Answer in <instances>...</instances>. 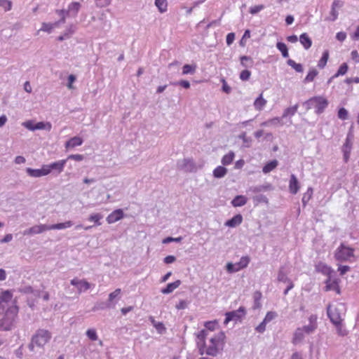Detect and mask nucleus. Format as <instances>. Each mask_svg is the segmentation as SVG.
<instances>
[{
	"mask_svg": "<svg viewBox=\"0 0 359 359\" xmlns=\"http://www.w3.org/2000/svg\"><path fill=\"white\" fill-rule=\"evenodd\" d=\"M51 333L44 329H39L36 333L32 337L31 341L28 344V348L30 351L34 352L35 346L38 348H43L51 339Z\"/></svg>",
	"mask_w": 359,
	"mask_h": 359,
	"instance_id": "1",
	"label": "nucleus"
},
{
	"mask_svg": "<svg viewBox=\"0 0 359 359\" xmlns=\"http://www.w3.org/2000/svg\"><path fill=\"white\" fill-rule=\"evenodd\" d=\"M225 334L223 332H219L215 337L210 339V344L203 350L207 355L211 356H216L219 351L223 349L224 344Z\"/></svg>",
	"mask_w": 359,
	"mask_h": 359,
	"instance_id": "2",
	"label": "nucleus"
},
{
	"mask_svg": "<svg viewBox=\"0 0 359 359\" xmlns=\"http://www.w3.org/2000/svg\"><path fill=\"white\" fill-rule=\"evenodd\" d=\"M308 111L312 108H315L317 114H322L328 106V101L322 96L313 97L303 103Z\"/></svg>",
	"mask_w": 359,
	"mask_h": 359,
	"instance_id": "3",
	"label": "nucleus"
},
{
	"mask_svg": "<svg viewBox=\"0 0 359 359\" xmlns=\"http://www.w3.org/2000/svg\"><path fill=\"white\" fill-rule=\"evenodd\" d=\"M17 313V307L6 311L4 318L0 320V331H7L12 328Z\"/></svg>",
	"mask_w": 359,
	"mask_h": 359,
	"instance_id": "4",
	"label": "nucleus"
},
{
	"mask_svg": "<svg viewBox=\"0 0 359 359\" xmlns=\"http://www.w3.org/2000/svg\"><path fill=\"white\" fill-rule=\"evenodd\" d=\"M81 7V5L79 2L74 1L68 6V8L67 10H56V13L61 17L60 22H62V23H65L66 16L70 15L76 17Z\"/></svg>",
	"mask_w": 359,
	"mask_h": 359,
	"instance_id": "5",
	"label": "nucleus"
},
{
	"mask_svg": "<svg viewBox=\"0 0 359 359\" xmlns=\"http://www.w3.org/2000/svg\"><path fill=\"white\" fill-rule=\"evenodd\" d=\"M353 251L354 250L353 248L347 247L344 244L341 243L337 249L334 257L338 261L346 262L354 256Z\"/></svg>",
	"mask_w": 359,
	"mask_h": 359,
	"instance_id": "6",
	"label": "nucleus"
},
{
	"mask_svg": "<svg viewBox=\"0 0 359 359\" xmlns=\"http://www.w3.org/2000/svg\"><path fill=\"white\" fill-rule=\"evenodd\" d=\"M177 167L184 172H191L196 170V165L191 158H184L177 162Z\"/></svg>",
	"mask_w": 359,
	"mask_h": 359,
	"instance_id": "7",
	"label": "nucleus"
},
{
	"mask_svg": "<svg viewBox=\"0 0 359 359\" xmlns=\"http://www.w3.org/2000/svg\"><path fill=\"white\" fill-rule=\"evenodd\" d=\"M245 315V309L243 307L239 308L236 311L227 312L224 324L226 325L231 320L237 321L241 319L242 316Z\"/></svg>",
	"mask_w": 359,
	"mask_h": 359,
	"instance_id": "8",
	"label": "nucleus"
},
{
	"mask_svg": "<svg viewBox=\"0 0 359 359\" xmlns=\"http://www.w3.org/2000/svg\"><path fill=\"white\" fill-rule=\"evenodd\" d=\"M67 159L61 160L57 162L52 163L48 165H44L46 170L48 171V175L52 171L55 170L57 173H60L66 164Z\"/></svg>",
	"mask_w": 359,
	"mask_h": 359,
	"instance_id": "9",
	"label": "nucleus"
},
{
	"mask_svg": "<svg viewBox=\"0 0 359 359\" xmlns=\"http://www.w3.org/2000/svg\"><path fill=\"white\" fill-rule=\"evenodd\" d=\"M45 231H48V225L47 224H39L33 226L29 229H25L23 231L24 236H29L34 234L41 233Z\"/></svg>",
	"mask_w": 359,
	"mask_h": 359,
	"instance_id": "10",
	"label": "nucleus"
},
{
	"mask_svg": "<svg viewBox=\"0 0 359 359\" xmlns=\"http://www.w3.org/2000/svg\"><path fill=\"white\" fill-rule=\"evenodd\" d=\"M70 283L71 285L77 287L79 294H81L82 291L88 290L90 287V284L85 280L74 278Z\"/></svg>",
	"mask_w": 359,
	"mask_h": 359,
	"instance_id": "11",
	"label": "nucleus"
},
{
	"mask_svg": "<svg viewBox=\"0 0 359 359\" xmlns=\"http://www.w3.org/2000/svg\"><path fill=\"white\" fill-rule=\"evenodd\" d=\"M121 290L120 288L116 289L109 294L107 300L109 309H114L116 302L121 299Z\"/></svg>",
	"mask_w": 359,
	"mask_h": 359,
	"instance_id": "12",
	"label": "nucleus"
},
{
	"mask_svg": "<svg viewBox=\"0 0 359 359\" xmlns=\"http://www.w3.org/2000/svg\"><path fill=\"white\" fill-rule=\"evenodd\" d=\"M343 6V3L339 0H334L332 5L331 11L330 16L326 18V20L335 21L338 17V12L336 10L337 8H341Z\"/></svg>",
	"mask_w": 359,
	"mask_h": 359,
	"instance_id": "13",
	"label": "nucleus"
},
{
	"mask_svg": "<svg viewBox=\"0 0 359 359\" xmlns=\"http://www.w3.org/2000/svg\"><path fill=\"white\" fill-rule=\"evenodd\" d=\"M330 308H331V306H330V304H329L327 308V316L330 318L331 322L333 324H334L335 325H340L341 322V316H340L339 312H337V310H334V311H332Z\"/></svg>",
	"mask_w": 359,
	"mask_h": 359,
	"instance_id": "14",
	"label": "nucleus"
},
{
	"mask_svg": "<svg viewBox=\"0 0 359 359\" xmlns=\"http://www.w3.org/2000/svg\"><path fill=\"white\" fill-rule=\"evenodd\" d=\"M26 172L32 177H41L48 175V171L46 170L44 165L41 169H33L31 168H26Z\"/></svg>",
	"mask_w": 359,
	"mask_h": 359,
	"instance_id": "15",
	"label": "nucleus"
},
{
	"mask_svg": "<svg viewBox=\"0 0 359 359\" xmlns=\"http://www.w3.org/2000/svg\"><path fill=\"white\" fill-rule=\"evenodd\" d=\"M123 212L121 209H118L113 211L107 217V222L109 224L114 223L123 217Z\"/></svg>",
	"mask_w": 359,
	"mask_h": 359,
	"instance_id": "16",
	"label": "nucleus"
},
{
	"mask_svg": "<svg viewBox=\"0 0 359 359\" xmlns=\"http://www.w3.org/2000/svg\"><path fill=\"white\" fill-rule=\"evenodd\" d=\"M289 189L290 193L293 194H296L299 189V182L294 174L290 176Z\"/></svg>",
	"mask_w": 359,
	"mask_h": 359,
	"instance_id": "17",
	"label": "nucleus"
},
{
	"mask_svg": "<svg viewBox=\"0 0 359 359\" xmlns=\"http://www.w3.org/2000/svg\"><path fill=\"white\" fill-rule=\"evenodd\" d=\"M243 217L241 215L238 214L233 216L231 219L225 222V226L229 227H235L242 223Z\"/></svg>",
	"mask_w": 359,
	"mask_h": 359,
	"instance_id": "18",
	"label": "nucleus"
},
{
	"mask_svg": "<svg viewBox=\"0 0 359 359\" xmlns=\"http://www.w3.org/2000/svg\"><path fill=\"white\" fill-rule=\"evenodd\" d=\"M60 24H62V22H60V19L58 21L55 22L53 23L43 22L40 31L50 33L54 28L57 27Z\"/></svg>",
	"mask_w": 359,
	"mask_h": 359,
	"instance_id": "19",
	"label": "nucleus"
},
{
	"mask_svg": "<svg viewBox=\"0 0 359 359\" xmlns=\"http://www.w3.org/2000/svg\"><path fill=\"white\" fill-rule=\"evenodd\" d=\"M82 143L83 140L81 137L76 136L72 137L65 143V147L66 149L74 148L75 147L81 145Z\"/></svg>",
	"mask_w": 359,
	"mask_h": 359,
	"instance_id": "20",
	"label": "nucleus"
},
{
	"mask_svg": "<svg viewBox=\"0 0 359 359\" xmlns=\"http://www.w3.org/2000/svg\"><path fill=\"white\" fill-rule=\"evenodd\" d=\"M181 285V280H177L173 283H168L165 288L161 290L163 294H170Z\"/></svg>",
	"mask_w": 359,
	"mask_h": 359,
	"instance_id": "21",
	"label": "nucleus"
},
{
	"mask_svg": "<svg viewBox=\"0 0 359 359\" xmlns=\"http://www.w3.org/2000/svg\"><path fill=\"white\" fill-rule=\"evenodd\" d=\"M73 225V222L72 221H67L63 223H58L52 225H48V230H53V229H63L71 227Z\"/></svg>",
	"mask_w": 359,
	"mask_h": 359,
	"instance_id": "22",
	"label": "nucleus"
},
{
	"mask_svg": "<svg viewBox=\"0 0 359 359\" xmlns=\"http://www.w3.org/2000/svg\"><path fill=\"white\" fill-rule=\"evenodd\" d=\"M247 198L243 195L236 196L231 201L233 207H241L247 203Z\"/></svg>",
	"mask_w": 359,
	"mask_h": 359,
	"instance_id": "23",
	"label": "nucleus"
},
{
	"mask_svg": "<svg viewBox=\"0 0 359 359\" xmlns=\"http://www.w3.org/2000/svg\"><path fill=\"white\" fill-rule=\"evenodd\" d=\"M299 41L305 49H309L312 45V41L306 33H303L300 35Z\"/></svg>",
	"mask_w": 359,
	"mask_h": 359,
	"instance_id": "24",
	"label": "nucleus"
},
{
	"mask_svg": "<svg viewBox=\"0 0 359 359\" xmlns=\"http://www.w3.org/2000/svg\"><path fill=\"white\" fill-rule=\"evenodd\" d=\"M208 335V332L205 330H201L199 332V333L197 335V338L198 339V345L200 346V344H202V347L199 348V351L201 355L203 354V349H205V345H204V339Z\"/></svg>",
	"mask_w": 359,
	"mask_h": 359,
	"instance_id": "25",
	"label": "nucleus"
},
{
	"mask_svg": "<svg viewBox=\"0 0 359 359\" xmlns=\"http://www.w3.org/2000/svg\"><path fill=\"white\" fill-rule=\"evenodd\" d=\"M149 320L159 334H163L165 332L166 328L163 323L156 321L152 316L149 317Z\"/></svg>",
	"mask_w": 359,
	"mask_h": 359,
	"instance_id": "26",
	"label": "nucleus"
},
{
	"mask_svg": "<svg viewBox=\"0 0 359 359\" xmlns=\"http://www.w3.org/2000/svg\"><path fill=\"white\" fill-rule=\"evenodd\" d=\"M353 140V134L349 131L347 134L345 143L343 145L342 151H351L352 148V141Z\"/></svg>",
	"mask_w": 359,
	"mask_h": 359,
	"instance_id": "27",
	"label": "nucleus"
},
{
	"mask_svg": "<svg viewBox=\"0 0 359 359\" xmlns=\"http://www.w3.org/2000/svg\"><path fill=\"white\" fill-rule=\"evenodd\" d=\"M278 280L279 282H283V283H287L291 281V280L287 278V273L285 270L284 266H281L279 269L278 273Z\"/></svg>",
	"mask_w": 359,
	"mask_h": 359,
	"instance_id": "28",
	"label": "nucleus"
},
{
	"mask_svg": "<svg viewBox=\"0 0 359 359\" xmlns=\"http://www.w3.org/2000/svg\"><path fill=\"white\" fill-rule=\"evenodd\" d=\"M325 290H334L337 293L340 294V288L338 283L336 280L330 282V278L326 281Z\"/></svg>",
	"mask_w": 359,
	"mask_h": 359,
	"instance_id": "29",
	"label": "nucleus"
},
{
	"mask_svg": "<svg viewBox=\"0 0 359 359\" xmlns=\"http://www.w3.org/2000/svg\"><path fill=\"white\" fill-rule=\"evenodd\" d=\"M266 104V100L262 97V94L255 100L254 107L256 110L261 111Z\"/></svg>",
	"mask_w": 359,
	"mask_h": 359,
	"instance_id": "30",
	"label": "nucleus"
},
{
	"mask_svg": "<svg viewBox=\"0 0 359 359\" xmlns=\"http://www.w3.org/2000/svg\"><path fill=\"white\" fill-rule=\"evenodd\" d=\"M227 173V169L223 166H218L213 170V176L215 178H222Z\"/></svg>",
	"mask_w": 359,
	"mask_h": 359,
	"instance_id": "31",
	"label": "nucleus"
},
{
	"mask_svg": "<svg viewBox=\"0 0 359 359\" xmlns=\"http://www.w3.org/2000/svg\"><path fill=\"white\" fill-rule=\"evenodd\" d=\"M235 156L233 151H231L227 154L224 155L222 159V163L224 165H228L232 163Z\"/></svg>",
	"mask_w": 359,
	"mask_h": 359,
	"instance_id": "32",
	"label": "nucleus"
},
{
	"mask_svg": "<svg viewBox=\"0 0 359 359\" xmlns=\"http://www.w3.org/2000/svg\"><path fill=\"white\" fill-rule=\"evenodd\" d=\"M278 165V161L277 160H273L269 163H267L262 169V171L264 173H269L271 170H273L274 168H276Z\"/></svg>",
	"mask_w": 359,
	"mask_h": 359,
	"instance_id": "33",
	"label": "nucleus"
},
{
	"mask_svg": "<svg viewBox=\"0 0 359 359\" xmlns=\"http://www.w3.org/2000/svg\"><path fill=\"white\" fill-rule=\"evenodd\" d=\"M241 64L244 67H251L253 65V60L252 57L243 55L240 57Z\"/></svg>",
	"mask_w": 359,
	"mask_h": 359,
	"instance_id": "34",
	"label": "nucleus"
},
{
	"mask_svg": "<svg viewBox=\"0 0 359 359\" xmlns=\"http://www.w3.org/2000/svg\"><path fill=\"white\" fill-rule=\"evenodd\" d=\"M103 218V215L100 213H94L89 216L88 221L93 222L95 225L100 226L101 225L100 219Z\"/></svg>",
	"mask_w": 359,
	"mask_h": 359,
	"instance_id": "35",
	"label": "nucleus"
},
{
	"mask_svg": "<svg viewBox=\"0 0 359 359\" xmlns=\"http://www.w3.org/2000/svg\"><path fill=\"white\" fill-rule=\"evenodd\" d=\"M297 109H298V104H295L294 106L293 107H288L287 109H285L283 111V116H282V118H285L288 116H293L294 115V114L297 112Z\"/></svg>",
	"mask_w": 359,
	"mask_h": 359,
	"instance_id": "36",
	"label": "nucleus"
},
{
	"mask_svg": "<svg viewBox=\"0 0 359 359\" xmlns=\"http://www.w3.org/2000/svg\"><path fill=\"white\" fill-rule=\"evenodd\" d=\"M155 5L161 13H164L167 11V0H156Z\"/></svg>",
	"mask_w": 359,
	"mask_h": 359,
	"instance_id": "37",
	"label": "nucleus"
},
{
	"mask_svg": "<svg viewBox=\"0 0 359 359\" xmlns=\"http://www.w3.org/2000/svg\"><path fill=\"white\" fill-rule=\"evenodd\" d=\"M276 48L281 52L283 57H287L289 56L287 47L284 43L278 42L276 43Z\"/></svg>",
	"mask_w": 359,
	"mask_h": 359,
	"instance_id": "38",
	"label": "nucleus"
},
{
	"mask_svg": "<svg viewBox=\"0 0 359 359\" xmlns=\"http://www.w3.org/2000/svg\"><path fill=\"white\" fill-rule=\"evenodd\" d=\"M329 58V52L328 50H325L320 58V60L318 61V67L320 69H323L325 67V66L327 64V62Z\"/></svg>",
	"mask_w": 359,
	"mask_h": 359,
	"instance_id": "39",
	"label": "nucleus"
},
{
	"mask_svg": "<svg viewBox=\"0 0 359 359\" xmlns=\"http://www.w3.org/2000/svg\"><path fill=\"white\" fill-rule=\"evenodd\" d=\"M250 262V258L248 257H242L238 263H236L238 271L240 269L245 268Z\"/></svg>",
	"mask_w": 359,
	"mask_h": 359,
	"instance_id": "40",
	"label": "nucleus"
},
{
	"mask_svg": "<svg viewBox=\"0 0 359 359\" xmlns=\"http://www.w3.org/2000/svg\"><path fill=\"white\" fill-rule=\"evenodd\" d=\"M289 66L292 67L297 72H302L304 69L301 64L296 63L293 60L289 59L287 61Z\"/></svg>",
	"mask_w": 359,
	"mask_h": 359,
	"instance_id": "41",
	"label": "nucleus"
},
{
	"mask_svg": "<svg viewBox=\"0 0 359 359\" xmlns=\"http://www.w3.org/2000/svg\"><path fill=\"white\" fill-rule=\"evenodd\" d=\"M318 72L316 69H312L309 71L307 76L305 77L304 82L309 83L313 81L315 77L318 75Z\"/></svg>",
	"mask_w": 359,
	"mask_h": 359,
	"instance_id": "42",
	"label": "nucleus"
},
{
	"mask_svg": "<svg viewBox=\"0 0 359 359\" xmlns=\"http://www.w3.org/2000/svg\"><path fill=\"white\" fill-rule=\"evenodd\" d=\"M196 65H184L182 68V74H193L196 71Z\"/></svg>",
	"mask_w": 359,
	"mask_h": 359,
	"instance_id": "43",
	"label": "nucleus"
},
{
	"mask_svg": "<svg viewBox=\"0 0 359 359\" xmlns=\"http://www.w3.org/2000/svg\"><path fill=\"white\" fill-rule=\"evenodd\" d=\"M313 194V189L309 187L307 190V191L304 194L302 201L303 203V205L305 206L306 203L309 201V200L311 198Z\"/></svg>",
	"mask_w": 359,
	"mask_h": 359,
	"instance_id": "44",
	"label": "nucleus"
},
{
	"mask_svg": "<svg viewBox=\"0 0 359 359\" xmlns=\"http://www.w3.org/2000/svg\"><path fill=\"white\" fill-rule=\"evenodd\" d=\"M44 129L50 130L51 129V124L50 123L39 122L34 125V130Z\"/></svg>",
	"mask_w": 359,
	"mask_h": 359,
	"instance_id": "45",
	"label": "nucleus"
},
{
	"mask_svg": "<svg viewBox=\"0 0 359 359\" xmlns=\"http://www.w3.org/2000/svg\"><path fill=\"white\" fill-rule=\"evenodd\" d=\"M261 297H262V294L260 292L257 291L255 292V294H254V306H253V308L255 309L260 308Z\"/></svg>",
	"mask_w": 359,
	"mask_h": 359,
	"instance_id": "46",
	"label": "nucleus"
},
{
	"mask_svg": "<svg viewBox=\"0 0 359 359\" xmlns=\"http://www.w3.org/2000/svg\"><path fill=\"white\" fill-rule=\"evenodd\" d=\"M304 331L302 327L297 328L294 334V341L296 342L302 341L304 337Z\"/></svg>",
	"mask_w": 359,
	"mask_h": 359,
	"instance_id": "47",
	"label": "nucleus"
},
{
	"mask_svg": "<svg viewBox=\"0 0 359 359\" xmlns=\"http://www.w3.org/2000/svg\"><path fill=\"white\" fill-rule=\"evenodd\" d=\"M348 65L346 63H343L339 68L337 72L333 76V77H337L340 75H344L348 71Z\"/></svg>",
	"mask_w": 359,
	"mask_h": 359,
	"instance_id": "48",
	"label": "nucleus"
},
{
	"mask_svg": "<svg viewBox=\"0 0 359 359\" xmlns=\"http://www.w3.org/2000/svg\"><path fill=\"white\" fill-rule=\"evenodd\" d=\"M105 309H109L108 303L107 302H97L92 309V311H96L98 310H104Z\"/></svg>",
	"mask_w": 359,
	"mask_h": 359,
	"instance_id": "49",
	"label": "nucleus"
},
{
	"mask_svg": "<svg viewBox=\"0 0 359 359\" xmlns=\"http://www.w3.org/2000/svg\"><path fill=\"white\" fill-rule=\"evenodd\" d=\"M348 111L344 108V107H341L339 109L338 111V118L341 119V120H346L348 118Z\"/></svg>",
	"mask_w": 359,
	"mask_h": 359,
	"instance_id": "50",
	"label": "nucleus"
},
{
	"mask_svg": "<svg viewBox=\"0 0 359 359\" xmlns=\"http://www.w3.org/2000/svg\"><path fill=\"white\" fill-rule=\"evenodd\" d=\"M86 335L92 341L97 339V335L95 329H88L86 331Z\"/></svg>",
	"mask_w": 359,
	"mask_h": 359,
	"instance_id": "51",
	"label": "nucleus"
},
{
	"mask_svg": "<svg viewBox=\"0 0 359 359\" xmlns=\"http://www.w3.org/2000/svg\"><path fill=\"white\" fill-rule=\"evenodd\" d=\"M11 298H12V294L8 290H6V291H4L3 292H1V296H0V299L3 302H8L11 299Z\"/></svg>",
	"mask_w": 359,
	"mask_h": 359,
	"instance_id": "52",
	"label": "nucleus"
},
{
	"mask_svg": "<svg viewBox=\"0 0 359 359\" xmlns=\"http://www.w3.org/2000/svg\"><path fill=\"white\" fill-rule=\"evenodd\" d=\"M268 187H269V185H267V186L259 185V186L250 187V191H251L254 193H259V192L266 190Z\"/></svg>",
	"mask_w": 359,
	"mask_h": 359,
	"instance_id": "53",
	"label": "nucleus"
},
{
	"mask_svg": "<svg viewBox=\"0 0 359 359\" xmlns=\"http://www.w3.org/2000/svg\"><path fill=\"white\" fill-rule=\"evenodd\" d=\"M239 138L243 140L244 144H245V146L246 147H249L250 145V143L252 142V140L250 137H248L246 136V133H241L240 135H239Z\"/></svg>",
	"mask_w": 359,
	"mask_h": 359,
	"instance_id": "54",
	"label": "nucleus"
},
{
	"mask_svg": "<svg viewBox=\"0 0 359 359\" xmlns=\"http://www.w3.org/2000/svg\"><path fill=\"white\" fill-rule=\"evenodd\" d=\"M304 332L309 334L312 333L316 329V325L315 324H309L308 325H305L302 327Z\"/></svg>",
	"mask_w": 359,
	"mask_h": 359,
	"instance_id": "55",
	"label": "nucleus"
},
{
	"mask_svg": "<svg viewBox=\"0 0 359 359\" xmlns=\"http://www.w3.org/2000/svg\"><path fill=\"white\" fill-rule=\"evenodd\" d=\"M11 5L10 0H0V6L3 7L6 11L11 10Z\"/></svg>",
	"mask_w": 359,
	"mask_h": 359,
	"instance_id": "56",
	"label": "nucleus"
},
{
	"mask_svg": "<svg viewBox=\"0 0 359 359\" xmlns=\"http://www.w3.org/2000/svg\"><path fill=\"white\" fill-rule=\"evenodd\" d=\"M18 291L23 294H32V292H34V289L32 287L27 285L20 287Z\"/></svg>",
	"mask_w": 359,
	"mask_h": 359,
	"instance_id": "57",
	"label": "nucleus"
},
{
	"mask_svg": "<svg viewBox=\"0 0 359 359\" xmlns=\"http://www.w3.org/2000/svg\"><path fill=\"white\" fill-rule=\"evenodd\" d=\"M251 75V72L249 70H243L240 74V79L242 81H248Z\"/></svg>",
	"mask_w": 359,
	"mask_h": 359,
	"instance_id": "58",
	"label": "nucleus"
},
{
	"mask_svg": "<svg viewBox=\"0 0 359 359\" xmlns=\"http://www.w3.org/2000/svg\"><path fill=\"white\" fill-rule=\"evenodd\" d=\"M171 84L174 85V86H182L183 88H186V89H188L190 88V83L188 81H186V80H182V81H177V82H174V83H172Z\"/></svg>",
	"mask_w": 359,
	"mask_h": 359,
	"instance_id": "59",
	"label": "nucleus"
},
{
	"mask_svg": "<svg viewBox=\"0 0 359 359\" xmlns=\"http://www.w3.org/2000/svg\"><path fill=\"white\" fill-rule=\"evenodd\" d=\"M111 0H96V6L98 8H104L110 4Z\"/></svg>",
	"mask_w": 359,
	"mask_h": 359,
	"instance_id": "60",
	"label": "nucleus"
},
{
	"mask_svg": "<svg viewBox=\"0 0 359 359\" xmlns=\"http://www.w3.org/2000/svg\"><path fill=\"white\" fill-rule=\"evenodd\" d=\"M276 316H277V314L276 312L269 311L266 313L264 320L266 323H269V322L271 321L272 320H273Z\"/></svg>",
	"mask_w": 359,
	"mask_h": 359,
	"instance_id": "61",
	"label": "nucleus"
},
{
	"mask_svg": "<svg viewBox=\"0 0 359 359\" xmlns=\"http://www.w3.org/2000/svg\"><path fill=\"white\" fill-rule=\"evenodd\" d=\"M264 5H257L253 7H251L250 9V13L252 15L258 13L259 11H261L262 9H264Z\"/></svg>",
	"mask_w": 359,
	"mask_h": 359,
	"instance_id": "62",
	"label": "nucleus"
},
{
	"mask_svg": "<svg viewBox=\"0 0 359 359\" xmlns=\"http://www.w3.org/2000/svg\"><path fill=\"white\" fill-rule=\"evenodd\" d=\"M226 270L229 273H234L238 271L237 266L232 263H228L226 266Z\"/></svg>",
	"mask_w": 359,
	"mask_h": 359,
	"instance_id": "63",
	"label": "nucleus"
},
{
	"mask_svg": "<svg viewBox=\"0 0 359 359\" xmlns=\"http://www.w3.org/2000/svg\"><path fill=\"white\" fill-rule=\"evenodd\" d=\"M22 125L26 128L27 129L34 131V123L33 121H25L22 123Z\"/></svg>",
	"mask_w": 359,
	"mask_h": 359,
	"instance_id": "64",
	"label": "nucleus"
}]
</instances>
